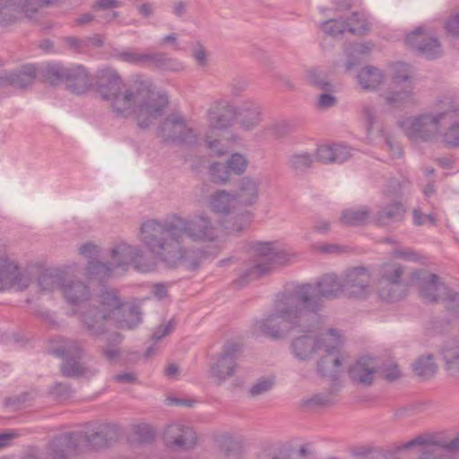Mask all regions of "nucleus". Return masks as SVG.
Returning a JSON list of instances; mask_svg holds the SVG:
<instances>
[{"label": "nucleus", "instance_id": "nucleus-20", "mask_svg": "<svg viewBox=\"0 0 459 459\" xmlns=\"http://www.w3.org/2000/svg\"><path fill=\"white\" fill-rule=\"evenodd\" d=\"M449 126L442 129V142L452 147H459V105L449 101L444 106Z\"/></svg>", "mask_w": 459, "mask_h": 459}, {"label": "nucleus", "instance_id": "nucleus-14", "mask_svg": "<svg viewBox=\"0 0 459 459\" xmlns=\"http://www.w3.org/2000/svg\"><path fill=\"white\" fill-rule=\"evenodd\" d=\"M344 293L352 299H367L373 292L372 274L363 266L346 270L342 275Z\"/></svg>", "mask_w": 459, "mask_h": 459}, {"label": "nucleus", "instance_id": "nucleus-56", "mask_svg": "<svg viewBox=\"0 0 459 459\" xmlns=\"http://www.w3.org/2000/svg\"><path fill=\"white\" fill-rule=\"evenodd\" d=\"M114 56L119 61L141 65L142 52L134 49L116 50Z\"/></svg>", "mask_w": 459, "mask_h": 459}, {"label": "nucleus", "instance_id": "nucleus-55", "mask_svg": "<svg viewBox=\"0 0 459 459\" xmlns=\"http://www.w3.org/2000/svg\"><path fill=\"white\" fill-rule=\"evenodd\" d=\"M156 68L164 71L179 72L182 71L185 66L179 60L169 57L166 54L161 53Z\"/></svg>", "mask_w": 459, "mask_h": 459}, {"label": "nucleus", "instance_id": "nucleus-40", "mask_svg": "<svg viewBox=\"0 0 459 459\" xmlns=\"http://www.w3.org/2000/svg\"><path fill=\"white\" fill-rule=\"evenodd\" d=\"M377 292L379 297L385 301L394 302L399 300L403 294L401 282H381L377 281Z\"/></svg>", "mask_w": 459, "mask_h": 459}, {"label": "nucleus", "instance_id": "nucleus-61", "mask_svg": "<svg viewBox=\"0 0 459 459\" xmlns=\"http://www.w3.org/2000/svg\"><path fill=\"white\" fill-rule=\"evenodd\" d=\"M78 250L80 255L86 258H94L100 255L101 247L99 245L89 241L81 245Z\"/></svg>", "mask_w": 459, "mask_h": 459}, {"label": "nucleus", "instance_id": "nucleus-22", "mask_svg": "<svg viewBox=\"0 0 459 459\" xmlns=\"http://www.w3.org/2000/svg\"><path fill=\"white\" fill-rule=\"evenodd\" d=\"M61 291L65 301L74 306L87 301L91 297L90 288L80 280L65 278Z\"/></svg>", "mask_w": 459, "mask_h": 459}, {"label": "nucleus", "instance_id": "nucleus-13", "mask_svg": "<svg viewBox=\"0 0 459 459\" xmlns=\"http://www.w3.org/2000/svg\"><path fill=\"white\" fill-rule=\"evenodd\" d=\"M53 352L65 358L61 368L62 373L65 377H91L96 373V370L80 362L82 349L74 341H64V344L54 349Z\"/></svg>", "mask_w": 459, "mask_h": 459}, {"label": "nucleus", "instance_id": "nucleus-25", "mask_svg": "<svg viewBox=\"0 0 459 459\" xmlns=\"http://www.w3.org/2000/svg\"><path fill=\"white\" fill-rule=\"evenodd\" d=\"M186 120L180 115L169 116L159 128V135L165 142L178 143L182 137V132L186 128Z\"/></svg>", "mask_w": 459, "mask_h": 459}, {"label": "nucleus", "instance_id": "nucleus-12", "mask_svg": "<svg viewBox=\"0 0 459 459\" xmlns=\"http://www.w3.org/2000/svg\"><path fill=\"white\" fill-rule=\"evenodd\" d=\"M30 273L19 267L6 253L0 254V291H22L31 283Z\"/></svg>", "mask_w": 459, "mask_h": 459}, {"label": "nucleus", "instance_id": "nucleus-62", "mask_svg": "<svg viewBox=\"0 0 459 459\" xmlns=\"http://www.w3.org/2000/svg\"><path fill=\"white\" fill-rule=\"evenodd\" d=\"M330 92L331 91H325L324 93H322L318 96V99L316 101V107L319 109L325 110V109L336 105L337 100Z\"/></svg>", "mask_w": 459, "mask_h": 459}, {"label": "nucleus", "instance_id": "nucleus-34", "mask_svg": "<svg viewBox=\"0 0 459 459\" xmlns=\"http://www.w3.org/2000/svg\"><path fill=\"white\" fill-rule=\"evenodd\" d=\"M65 277V273L60 269H47L40 273L38 284L43 291L51 292L56 289L61 290Z\"/></svg>", "mask_w": 459, "mask_h": 459}, {"label": "nucleus", "instance_id": "nucleus-36", "mask_svg": "<svg viewBox=\"0 0 459 459\" xmlns=\"http://www.w3.org/2000/svg\"><path fill=\"white\" fill-rule=\"evenodd\" d=\"M115 271L116 268L111 262L103 263L91 260L87 264L85 273L91 280L103 281L112 277Z\"/></svg>", "mask_w": 459, "mask_h": 459}, {"label": "nucleus", "instance_id": "nucleus-64", "mask_svg": "<svg viewBox=\"0 0 459 459\" xmlns=\"http://www.w3.org/2000/svg\"><path fill=\"white\" fill-rule=\"evenodd\" d=\"M175 329V323L170 320L166 325H160L155 329L152 333V338L156 341L161 340L163 337L169 335Z\"/></svg>", "mask_w": 459, "mask_h": 459}, {"label": "nucleus", "instance_id": "nucleus-6", "mask_svg": "<svg viewBox=\"0 0 459 459\" xmlns=\"http://www.w3.org/2000/svg\"><path fill=\"white\" fill-rule=\"evenodd\" d=\"M446 119L444 108L423 111L409 116L399 122L403 133L413 143H433L442 140V121Z\"/></svg>", "mask_w": 459, "mask_h": 459}, {"label": "nucleus", "instance_id": "nucleus-29", "mask_svg": "<svg viewBox=\"0 0 459 459\" xmlns=\"http://www.w3.org/2000/svg\"><path fill=\"white\" fill-rule=\"evenodd\" d=\"M65 83L74 93L82 94L90 88L91 80L82 65H74L69 67Z\"/></svg>", "mask_w": 459, "mask_h": 459}, {"label": "nucleus", "instance_id": "nucleus-30", "mask_svg": "<svg viewBox=\"0 0 459 459\" xmlns=\"http://www.w3.org/2000/svg\"><path fill=\"white\" fill-rule=\"evenodd\" d=\"M357 80L363 90L376 91L385 82V75L381 69L368 65L359 70Z\"/></svg>", "mask_w": 459, "mask_h": 459}, {"label": "nucleus", "instance_id": "nucleus-57", "mask_svg": "<svg viewBox=\"0 0 459 459\" xmlns=\"http://www.w3.org/2000/svg\"><path fill=\"white\" fill-rule=\"evenodd\" d=\"M444 28L448 36L459 38V12L452 13L445 20Z\"/></svg>", "mask_w": 459, "mask_h": 459}, {"label": "nucleus", "instance_id": "nucleus-31", "mask_svg": "<svg viewBox=\"0 0 459 459\" xmlns=\"http://www.w3.org/2000/svg\"><path fill=\"white\" fill-rule=\"evenodd\" d=\"M237 204H238L235 195L225 190H219L209 197L210 209L218 214H230Z\"/></svg>", "mask_w": 459, "mask_h": 459}, {"label": "nucleus", "instance_id": "nucleus-3", "mask_svg": "<svg viewBox=\"0 0 459 459\" xmlns=\"http://www.w3.org/2000/svg\"><path fill=\"white\" fill-rule=\"evenodd\" d=\"M320 305L318 299L313 297L312 287L296 285L275 296L273 311L259 320L256 327L273 340L283 339L294 332L308 312H317Z\"/></svg>", "mask_w": 459, "mask_h": 459}, {"label": "nucleus", "instance_id": "nucleus-28", "mask_svg": "<svg viewBox=\"0 0 459 459\" xmlns=\"http://www.w3.org/2000/svg\"><path fill=\"white\" fill-rule=\"evenodd\" d=\"M412 82L405 83L400 89L395 86V89L385 92L384 97L385 104L394 108H402L415 103Z\"/></svg>", "mask_w": 459, "mask_h": 459}, {"label": "nucleus", "instance_id": "nucleus-37", "mask_svg": "<svg viewBox=\"0 0 459 459\" xmlns=\"http://www.w3.org/2000/svg\"><path fill=\"white\" fill-rule=\"evenodd\" d=\"M142 313L136 307H131L128 309L124 307L121 301V309L119 314L113 317L118 326L122 329H133L142 322Z\"/></svg>", "mask_w": 459, "mask_h": 459}, {"label": "nucleus", "instance_id": "nucleus-48", "mask_svg": "<svg viewBox=\"0 0 459 459\" xmlns=\"http://www.w3.org/2000/svg\"><path fill=\"white\" fill-rule=\"evenodd\" d=\"M346 24L347 30L351 34L361 35L369 30L368 20L358 13H353Z\"/></svg>", "mask_w": 459, "mask_h": 459}, {"label": "nucleus", "instance_id": "nucleus-51", "mask_svg": "<svg viewBox=\"0 0 459 459\" xmlns=\"http://www.w3.org/2000/svg\"><path fill=\"white\" fill-rule=\"evenodd\" d=\"M22 13L31 18L41 7L49 4V0H18Z\"/></svg>", "mask_w": 459, "mask_h": 459}, {"label": "nucleus", "instance_id": "nucleus-11", "mask_svg": "<svg viewBox=\"0 0 459 459\" xmlns=\"http://www.w3.org/2000/svg\"><path fill=\"white\" fill-rule=\"evenodd\" d=\"M30 273L19 267L6 253L0 254V291H22L31 283Z\"/></svg>", "mask_w": 459, "mask_h": 459}, {"label": "nucleus", "instance_id": "nucleus-10", "mask_svg": "<svg viewBox=\"0 0 459 459\" xmlns=\"http://www.w3.org/2000/svg\"><path fill=\"white\" fill-rule=\"evenodd\" d=\"M110 259L116 269L127 270L130 264L134 269L148 273L155 268V263L148 259L144 252L138 247L129 245L126 242L117 243L110 249Z\"/></svg>", "mask_w": 459, "mask_h": 459}, {"label": "nucleus", "instance_id": "nucleus-5", "mask_svg": "<svg viewBox=\"0 0 459 459\" xmlns=\"http://www.w3.org/2000/svg\"><path fill=\"white\" fill-rule=\"evenodd\" d=\"M121 299L113 289L101 290L95 303H91L79 314L82 328L89 335L98 336L105 333L107 322L119 314Z\"/></svg>", "mask_w": 459, "mask_h": 459}, {"label": "nucleus", "instance_id": "nucleus-49", "mask_svg": "<svg viewBox=\"0 0 459 459\" xmlns=\"http://www.w3.org/2000/svg\"><path fill=\"white\" fill-rule=\"evenodd\" d=\"M111 428L108 425L100 426V429L86 435V440L94 446H104L108 440L112 438L110 436Z\"/></svg>", "mask_w": 459, "mask_h": 459}, {"label": "nucleus", "instance_id": "nucleus-15", "mask_svg": "<svg viewBox=\"0 0 459 459\" xmlns=\"http://www.w3.org/2000/svg\"><path fill=\"white\" fill-rule=\"evenodd\" d=\"M407 44L429 59H434L442 55V47L437 38L430 29L419 27L408 34Z\"/></svg>", "mask_w": 459, "mask_h": 459}, {"label": "nucleus", "instance_id": "nucleus-53", "mask_svg": "<svg viewBox=\"0 0 459 459\" xmlns=\"http://www.w3.org/2000/svg\"><path fill=\"white\" fill-rule=\"evenodd\" d=\"M321 28L325 33L333 37H336L345 31H348L346 22L337 19H331L323 22Z\"/></svg>", "mask_w": 459, "mask_h": 459}, {"label": "nucleus", "instance_id": "nucleus-2", "mask_svg": "<svg viewBox=\"0 0 459 459\" xmlns=\"http://www.w3.org/2000/svg\"><path fill=\"white\" fill-rule=\"evenodd\" d=\"M98 93L115 117H133L142 128L160 117L169 104L167 96L157 92L151 80L140 77L124 83L115 70L101 72Z\"/></svg>", "mask_w": 459, "mask_h": 459}, {"label": "nucleus", "instance_id": "nucleus-26", "mask_svg": "<svg viewBox=\"0 0 459 459\" xmlns=\"http://www.w3.org/2000/svg\"><path fill=\"white\" fill-rule=\"evenodd\" d=\"M448 290V288L439 281L436 274H428L422 279L420 294L429 301L446 300Z\"/></svg>", "mask_w": 459, "mask_h": 459}, {"label": "nucleus", "instance_id": "nucleus-54", "mask_svg": "<svg viewBox=\"0 0 459 459\" xmlns=\"http://www.w3.org/2000/svg\"><path fill=\"white\" fill-rule=\"evenodd\" d=\"M211 179L216 183H226L230 179L228 165L220 162L212 163L210 166Z\"/></svg>", "mask_w": 459, "mask_h": 459}, {"label": "nucleus", "instance_id": "nucleus-50", "mask_svg": "<svg viewBox=\"0 0 459 459\" xmlns=\"http://www.w3.org/2000/svg\"><path fill=\"white\" fill-rule=\"evenodd\" d=\"M232 220V221H225V229L231 232H240L248 227L251 221V214L246 212L234 216Z\"/></svg>", "mask_w": 459, "mask_h": 459}, {"label": "nucleus", "instance_id": "nucleus-59", "mask_svg": "<svg viewBox=\"0 0 459 459\" xmlns=\"http://www.w3.org/2000/svg\"><path fill=\"white\" fill-rule=\"evenodd\" d=\"M315 160L322 163H331L333 161V145H322L317 148Z\"/></svg>", "mask_w": 459, "mask_h": 459}, {"label": "nucleus", "instance_id": "nucleus-27", "mask_svg": "<svg viewBox=\"0 0 459 459\" xmlns=\"http://www.w3.org/2000/svg\"><path fill=\"white\" fill-rule=\"evenodd\" d=\"M406 209L400 202H392L380 207L374 217V221L379 226H388L395 222L403 221Z\"/></svg>", "mask_w": 459, "mask_h": 459}, {"label": "nucleus", "instance_id": "nucleus-9", "mask_svg": "<svg viewBox=\"0 0 459 459\" xmlns=\"http://www.w3.org/2000/svg\"><path fill=\"white\" fill-rule=\"evenodd\" d=\"M329 340L319 353L317 372L323 377H334L347 362L349 355L342 350L343 338L335 328L328 329Z\"/></svg>", "mask_w": 459, "mask_h": 459}, {"label": "nucleus", "instance_id": "nucleus-42", "mask_svg": "<svg viewBox=\"0 0 459 459\" xmlns=\"http://www.w3.org/2000/svg\"><path fill=\"white\" fill-rule=\"evenodd\" d=\"M22 13L18 0H0V22L8 24Z\"/></svg>", "mask_w": 459, "mask_h": 459}, {"label": "nucleus", "instance_id": "nucleus-18", "mask_svg": "<svg viewBox=\"0 0 459 459\" xmlns=\"http://www.w3.org/2000/svg\"><path fill=\"white\" fill-rule=\"evenodd\" d=\"M303 285H309L313 289V297L318 299L320 301V311L323 307V299H335L344 293L343 280L340 279L335 273H325L319 277L315 285L311 283H304Z\"/></svg>", "mask_w": 459, "mask_h": 459}, {"label": "nucleus", "instance_id": "nucleus-38", "mask_svg": "<svg viewBox=\"0 0 459 459\" xmlns=\"http://www.w3.org/2000/svg\"><path fill=\"white\" fill-rule=\"evenodd\" d=\"M445 368L450 375L459 372V342L447 344L442 351Z\"/></svg>", "mask_w": 459, "mask_h": 459}, {"label": "nucleus", "instance_id": "nucleus-33", "mask_svg": "<svg viewBox=\"0 0 459 459\" xmlns=\"http://www.w3.org/2000/svg\"><path fill=\"white\" fill-rule=\"evenodd\" d=\"M415 446L421 447V455L420 459H447L442 453V449L437 445L429 444L428 440L421 437L415 438L403 444L399 450L410 449Z\"/></svg>", "mask_w": 459, "mask_h": 459}, {"label": "nucleus", "instance_id": "nucleus-4", "mask_svg": "<svg viewBox=\"0 0 459 459\" xmlns=\"http://www.w3.org/2000/svg\"><path fill=\"white\" fill-rule=\"evenodd\" d=\"M329 328L324 326L323 318L317 312H308L291 333V354L299 361H308L318 356L329 340Z\"/></svg>", "mask_w": 459, "mask_h": 459}, {"label": "nucleus", "instance_id": "nucleus-24", "mask_svg": "<svg viewBox=\"0 0 459 459\" xmlns=\"http://www.w3.org/2000/svg\"><path fill=\"white\" fill-rule=\"evenodd\" d=\"M37 75V69L33 65H25L13 72L0 76V86L10 84L17 88L30 85Z\"/></svg>", "mask_w": 459, "mask_h": 459}, {"label": "nucleus", "instance_id": "nucleus-58", "mask_svg": "<svg viewBox=\"0 0 459 459\" xmlns=\"http://www.w3.org/2000/svg\"><path fill=\"white\" fill-rule=\"evenodd\" d=\"M392 256L405 261H418L420 259V255L415 250L410 247H401L393 250Z\"/></svg>", "mask_w": 459, "mask_h": 459}, {"label": "nucleus", "instance_id": "nucleus-16", "mask_svg": "<svg viewBox=\"0 0 459 459\" xmlns=\"http://www.w3.org/2000/svg\"><path fill=\"white\" fill-rule=\"evenodd\" d=\"M164 442L169 448L178 451H188L194 449L197 444V434L188 425L172 423L164 430Z\"/></svg>", "mask_w": 459, "mask_h": 459}, {"label": "nucleus", "instance_id": "nucleus-45", "mask_svg": "<svg viewBox=\"0 0 459 459\" xmlns=\"http://www.w3.org/2000/svg\"><path fill=\"white\" fill-rule=\"evenodd\" d=\"M315 161V158L312 154L301 152L293 153L289 157V166L298 172L305 171L309 169Z\"/></svg>", "mask_w": 459, "mask_h": 459}, {"label": "nucleus", "instance_id": "nucleus-35", "mask_svg": "<svg viewBox=\"0 0 459 459\" xmlns=\"http://www.w3.org/2000/svg\"><path fill=\"white\" fill-rule=\"evenodd\" d=\"M372 212L367 206L344 210L341 215L342 223L349 226H359L368 223Z\"/></svg>", "mask_w": 459, "mask_h": 459}, {"label": "nucleus", "instance_id": "nucleus-41", "mask_svg": "<svg viewBox=\"0 0 459 459\" xmlns=\"http://www.w3.org/2000/svg\"><path fill=\"white\" fill-rule=\"evenodd\" d=\"M68 71L69 67H65L60 64H48L44 67L42 73L47 82L52 85H56L61 82H65Z\"/></svg>", "mask_w": 459, "mask_h": 459}, {"label": "nucleus", "instance_id": "nucleus-39", "mask_svg": "<svg viewBox=\"0 0 459 459\" xmlns=\"http://www.w3.org/2000/svg\"><path fill=\"white\" fill-rule=\"evenodd\" d=\"M412 368L414 373L422 378L433 377L437 370V366L432 354L419 357L413 363Z\"/></svg>", "mask_w": 459, "mask_h": 459}, {"label": "nucleus", "instance_id": "nucleus-60", "mask_svg": "<svg viewBox=\"0 0 459 459\" xmlns=\"http://www.w3.org/2000/svg\"><path fill=\"white\" fill-rule=\"evenodd\" d=\"M413 224L416 226H421L427 223L430 225L436 224V218L434 214H424L420 209L415 208L412 211Z\"/></svg>", "mask_w": 459, "mask_h": 459}, {"label": "nucleus", "instance_id": "nucleus-47", "mask_svg": "<svg viewBox=\"0 0 459 459\" xmlns=\"http://www.w3.org/2000/svg\"><path fill=\"white\" fill-rule=\"evenodd\" d=\"M411 72L407 64L396 63L393 65L392 82L394 86L399 87L403 82H411Z\"/></svg>", "mask_w": 459, "mask_h": 459}, {"label": "nucleus", "instance_id": "nucleus-17", "mask_svg": "<svg viewBox=\"0 0 459 459\" xmlns=\"http://www.w3.org/2000/svg\"><path fill=\"white\" fill-rule=\"evenodd\" d=\"M239 346L237 343H227L211 368V374L219 384L232 377L238 369Z\"/></svg>", "mask_w": 459, "mask_h": 459}, {"label": "nucleus", "instance_id": "nucleus-52", "mask_svg": "<svg viewBox=\"0 0 459 459\" xmlns=\"http://www.w3.org/2000/svg\"><path fill=\"white\" fill-rule=\"evenodd\" d=\"M247 159L240 153H233L227 160L229 170L236 175L243 174L247 168Z\"/></svg>", "mask_w": 459, "mask_h": 459}, {"label": "nucleus", "instance_id": "nucleus-46", "mask_svg": "<svg viewBox=\"0 0 459 459\" xmlns=\"http://www.w3.org/2000/svg\"><path fill=\"white\" fill-rule=\"evenodd\" d=\"M275 385V377L273 376L258 378L248 389L251 397H258L270 392Z\"/></svg>", "mask_w": 459, "mask_h": 459}, {"label": "nucleus", "instance_id": "nucleus-7", "mask_svg": "<svg viewBox=\"0 0 459 459\" xmlns=\"http://www.w3.org/2000/svg\"><path fill=\"white\" fill-rule=\"evenodd\" d=\"M254 251L255 259L252 264L236 281L239 286H243L248 281L266 274L273 265L287 264L291 258V255L283 249L278 243H257L255 246Z\"/></svg>", "mask_w": 459, "mask_h": 459}, {"label": "nucleus", "instance_id": "nucleus-19", "mask_svg": "<svg viewBox=\"0 0 459 459\" xmlns=\"http://www.w3.org/2000/svg\"><path fill=\"white\" fill-rule=\"evenodd\" d=\"M377 370L378 364L375 359L362 357L350 367L348 374L354 384L368 386L372 385Z\"/></svg>", "mask_w": 459, "mask_h": 459}, {"label": "nucleus", "instance_id": "nucleus-44", "mask_svg": "<svg viewBox=\"0 0 459 459\" xmlns=\"http://www.w3.org/2000/svg\"><path fill=\"white\" fill-rule=\"evenodd\" d=\"M306 81L323 91H333V85L327 80L325 74L318 68L313 67L308 69L306 72Z\"/></svg>", "mask_w": 459, "mask_h": 459}, {"label": "nucleus", "instance_id": "nucleus-43", "mask_svg": "<svg viewBox=\"0 0 459 459\" xmlns=\"http://www.w3.org/2000/svg\"><path fill=\"white\" fill-rule=\"evenodd\" d=\"M403 269L401 264L395 263H387L381 265L379 269L378 281L385 282H402Z\"/></svg>", "mask_w": 459, "mask_h": 459}, {"label": "nucleus", "instance_id": "nucleus-63", "mask_svg": "<svg viewBox=\"0 0 459 459\" xmlns=\"http://www.w3.org/2000/svg\"><path fill=\"white\" fill-rule=\"evenodd\" d=\"M333 147L334 162H344L351 156V151L346 145L333 144Z\"/></svg>", "mask_w": 459, "mask_h": 459}, {"label": "nucleus", "instance_id": "nucleus-8", "mask_svg": "<svg viewBox=\"0 0 459 459\" xmlns=\"http://www.w3.org/2000/svg\"><path fill=\"white\" fill-rule=\"evenodd\" d=\"M235 117L234 108L224 100L212 103L206 112L205 143L207 147L217 155H223L226 151L220 147L221 143L216 137V132L230 127Z\"/></svg>", "mask_w": 459, "mask_h": 459}, {"label": "nucleus", "instance_id": "nucleus-32", "mask_svg": "<svg viewBox=\"0 0 459 459\" xmlns=\"http://www.w3.org/2000/svg\"><path fill=\"white\" fill-rule=\"evenodd\" d=\"M261 108L257 103L246 101L240 108L238 123L245 130H253L261 122Z\"/></svg>", "mask_w": 459, "mask_h": 459}, {"label": "nucleus", "instance_id": "nucleus-23", "mask_svg": "<svg viewBox=\"0 0 459 459\" xmlns=\"http://www.w3.org/2000/svg\"><path fill=\"white\" fill-rule=\"evenodd\" d=\"M77 442L74 433H64L55 437L49 445L47 459H67L75 451Z\"/></svg>", "mask_w": 459, "mask_h": 459}, {"label": "nucleus", "instance_id": "nucleus-21", "mask_svg": "<svg viewBox=\"0 0 459 459\" xmlns=\"http://www.w3.org/2000/svg\"><path fill=\"white\" fill-rule=\"evenodd\" d=\"M261 181L259 178L244 177L238 185L235 195L238 204L243 206H251L255 204L259 197V186Z\"/></svg>", "mask_w": 459, "mask_h": 459}, {"label": "nucleus", "instance_id": "nucleus-1", "mask_svg": "<svg viewBox=\"0 0 459 459\" xmlns=\"http://www.w3.org/2000/svg\"><path fill=\"white\" fill-rule=\"evenodd\" d=\"M139 238L150 252L168 265L196 270L208 257V253L203 248L186 247V240L214 242L219 235L212 219L200 212L192 219L174 213L163 221L147 220L141 225Z\"/></svg>", "mask_w": 459, "mask_h": 459}]
</instances>
